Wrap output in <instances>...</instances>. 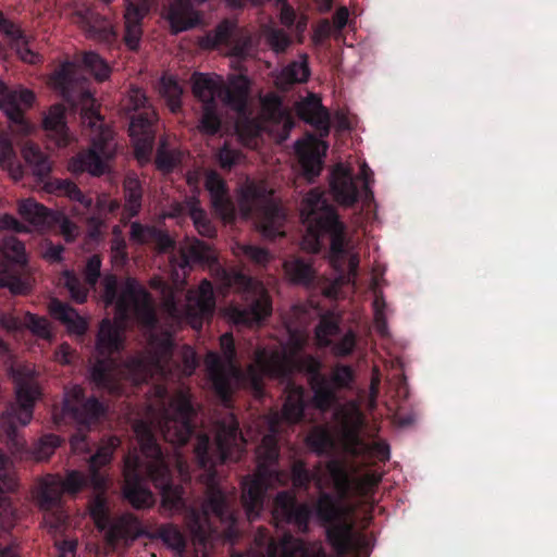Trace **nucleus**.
<instances>
[{
  "label": "nucleus",
  "mask_w": 557,
  "mask_h": 557,
  "mask_svg": "<svg viewBox=\"0 0 557 557\" xmlns=\"http://www.w3.org/2000/svg\"><path fill=\"white\" fill-rule=\"evenodd\" d=\"M51 81L54 87L67 101H72V89L75 84L74 66L71 62L62 63L52 74Z\"/></svg>",
  "instance_id": "nucleus-38"
},
{
  "label": "nucleus",
  "mask_w": 557,
  "mask_h": 557,
  "mask_svg": "<svg viewBox=\"0 0 557 557\" xmlns=\"http://www.w3.org/2000/svg\"><path fill=\"white\" fill-rule=\"evenodd\" d=\"M156 226L144 225L139 222L131 224V239L138 244H150Z\"/></svg>",
  "instance_id": "nucleus-62"
},
{
  "label": "nucleus",
  "mask_w": 557,
  "mask_h": 557,
  "mask_svg": "<svg viewBox=\"0 0 557 557\" xmlns=\"http://www.w3.org/2000/svg\"><path fill=\"white\" fill-rule=\"evenodd\" d=\"M33 497L44 515L42 523L49 533H62L69 517L63 504L61 475L46 474L40 478L33 490Z\"/></svg>",
  "instance_id": "nucleus-16"
},
{
  "label": "nucleus",
  "mask_w": 557,
  "mask_h": 557,
  "mask_svg": "<svg viewBox=\"0 0 557 557\" xmlns=\"http://www.w3.org/2000/svg\"><path fill=\"white\" fill-rule=\"evenodd\" d=\"M44 129L59 148L69 146L72 135L65 121V109L62 104L52 106L42 121Z\"/></svg>",
  "instance_id": "nucleus-27"
},
{
  "label": "nucleus",
  "mask_w": 557,
  "mask_h": 557,
  "mask_svg": "<svg viewBox=\"0 0 557 557\" xmlns=\"http://www.w3.org/2000/svg\"><path fill=\"white\" fill-rule=\"evenodd\" d=\"M181 360L183 364L182 372L187 376L191 375L199 366L196 351L190 346L183 347L181 352Z\"/></svg>",
  "instance_id": "nucleus-63"
},
{
  "label": "nucleus",
  "mask_w": 557,
  "mask_h": 557,
  "mask_svg": "<svg viewBox=\"0 0 557 557\" xmlns=\"http://www.w3.org/2000/svg\"><path fill=\"white\" fill-rule=\"evenodd\" d=\"M150 10V0H125L124 42L129 50L136 51L143 36V20Z\"/></svg>",
  "instance_id": "nucleus-25"
},
{
  "label": "nucleus",
  "mask_w": 557,
  "mask_h": 557,
  "mask_svg": "<svg viewBox=\"0 0 557 557\" xmlns=\"http://www.w3.org/2000/svg\"><path fill=\"white\" fill-rule=\"evenodd\" d=\"M341 329L336 321L322 318L315 329V336L321 347H329L333 344L331 336H335L339 333Z\"/></svg>",
  "instance_id": "nucleus-53"
},
{
  "label": "nucleus",
  "mask_w": 557,
  "mask_h": 557,
  "mask_svg": "<svg viewBox=\"0 0 557 557\" xmlns=\"http://www.w3.org/2000/svg\"><path fill=\"white\" fill-rule=\"evenodd\" d=\"M154 537L161 540L166 547L182 556L187 548V539L181 529L173 523H163L154 530Z\"/></svg>",
  "instance_id": "nucleus-34"
},
{
  "label": "nucleus",
  "mask_w": 557,
  "mask_h": 557,
  "mask_svg": "<svg viewBox=\"0 0 557 557\" xmlns=\"http://www.w3.org/2000/svg\"><path fill=\"white\" fill-rule=\"evenodd\" d=\"M274 363L276 369L282 371L280 380L285 383L282 418L289 424L302 421L307 407L305 387L294 381L296 373L307 375L312 392L310 404L320 412H327L337 405V393L350 389L355 382V371L351 366L337 363L332 368L330 375H326L322 373V361L309 354L286 352V357H276Z\"/></svg>",
  "instance_id": "nucleus-4"
},
{
  "label": "nucleus",
  "mask_w": 557,
  "mask_h": 557,
  "mask_svg": "<svg viewBox=\"0 0 557 557\" xmlns=\"http://www.w3.org/2000/svg\"><path fill=\"white\" fill-rule=\"evenodd\" d=\"M271 515L276 525L290 524L299 532L307 533L312 509L306 503H298L296 493L288 490L281 491L275 495Z\"/></svg>",
  "instance_id": "nucleus-19"
},
{
  "label": "nucleus",
  "mask_w": 557,
  "mask_h": 557,
  "mask_svg": "<svg viewBox=\"0 0 557 557\" xmlns=\"http://www.w3.org/2000/svg\"><path fill=\"white\" fill-rule=\"evenodd\" d=\"M134 317L138 324L149 333L148 348L145 352L128 358L124 363V373L136 385L152 379H166L172 372L174 343L168 332L158 335V317L149 294L128 280L117 301V323L102 320L97 335L96 349L100 356L90 368V380L100 389L112 395L121 393L115 377L116 360L112 355L123 348L122 326Z\"/></svg>",
  "instance_id": "nucleus-2"
},
{
  "label": "nucleus",
  "mask_w": 557,
  "mask_h": 557,
  "mask_svg": "<svg viewBox=\"0 0 557 557\" xmlns=\"http://www.w3.org/2000/svg\"><path fill=\"white\" fill-rule=\"evenodd\" d=\"M221 128V117L218 112V103L202 104V114L199 120L198 129L206 135L213 136Z\"/></svg>",
  "instance_id": "nucleus-48"
},
{
  "label": "nucleus",
  "mask_w": 557,
  "mask_h": 557,
  "mask_svg": "<svg viewBox=\"0 0 557 557\" xmlns=\"http://www.w3.org/2000/svg\"><path fill=\"white\" fill-rule=\"evenodd\" d=\"M83 97L88 106L82 108L81 122L90 146L71 159L70 170L74 173L87 172L92 176H101L108 169V162L114 158L113 132L104 123L91 95L84 92Z\"/></svg>",
  "instance_id": "nucleus-7"
},
{
  "label": "nucleus",
  "mask_w": 557,
  "mask_h": 557,
  "mask_svg": "<svg viewBox=\"0 0 557 557\" xmlns=\"http://www.w3.org/2000/svg\"><path fill=\"white\" fill-rule=\"evenodd\" d=\"M242 250L248 260L258 265H265L271 260V253L265 248L255 245H245Z\"/></svg>",
  "instance_id": "nucleus-59"
},
{
  "label": "nucleus",
  "mask_w": 557,
  "mask_h": 557,
  "mask_svg": "<svg viewBox=\"0 0 557 557\" xmlns=\"http://www.w3.org/2000/svg\"><path fill=\"white\" fill-rule=\"evenodd\" d=\"M357 334L352 330H348L337 342L333 341V344L329 346L332 354L338 358H345L350 356L357 346Z\"/></svg>",
  "instance_id": "nucleus-52"
},
{
  "label": "nucleus",
  "mask_w": 557,
  "mask_h": 557,
  "mask_svg": "<svg viewBox=\"0 0 557 557\" xmlns=\"http://www.w3.org/2000/svg\"><path fill=\"white\" fill-rule=\"evenodd\" d=\"M35 95L26 88L11 89L0 79V110L16 124L24 122V112L30 108Z\"/></svg>",
  "instance_id": "nucleus-24"
},
{
  "label": "nucleus",
  "mask_w": 557,
  "mask_h": 557,
  "mask_svg": "<svg viewBox=\"0 0 557 557\" xmlns=\"http://www.w3.org/2000/svg\"><path fill=\"white\" fill-rule=\"evenodd\" d=\"M296 112L298 117L311 125L321 138L329 136L331 132V115L318 95L309 94L297 103Z\"/></svg>",
  "instance_id": "nucleus-23"
},
{
  "label": "nucleus",
  "mask_w": 557,
  "mask_h": 557,
  "mask_svg": "<svg viewBox=\"0 0 557 557\" xmlns=\"http://www.w3.org/2000/svg\"><path fill=\"white\" fill-rule=\"evenodd\" d=\"M107 412L106 405L97 397H85L84 389L75 385L65 389L62 406L54 407L52 411L53 423L61 428L66 424L77 425V430L70 438L74 453L89 450L87 432L91 424L97 423Z\"/></svg>",
  "instance_id": "nucleus-9"
},
{
  "label": "nucleus",
  "mask_w": 557,
  "mask_h": 557,
  "mask_svg": "<svg viewBox=\"0 0 557 557\" xmlns=\"http://www.w3.org/2000/svg\"><path fill=\"white\" fill-rule=\"evenodd\" d=\"M385 300L382 295H376L373 300V310H374V325L376 331L381 335H385L387 333V322L385 318Z\"/></svg>",
  "instance_id": "nucleus-58"
},
{
  "label": "nucleus",
  "mask_w": 557,
  "mask_h": 557,
  "mask_svg": "<svg viewBox=\"0 0 557 557\" xmlns=\"http://www.w3.org/2000/svg\"><path fill=\"white\" fill-rule=\"evenodd\" d=\"M203 185L209 193L214 213L225 221L233 219L234 205L226 181L216 171L208 170L205 173Z\"/></svg>",
  "instance_id": "nucleus-22"
},
{
  "label": "nucleus",
  "mask_w": 557,
  "mask_h": 557,
  "mask_svg": "<svg viewBox=\"0 0 557 557\" xmlns=\"http://www.w3.org/2000/svg\"><path fill=\"white\" fill-rule=\"evenodd\" d=\"M57 189L72 201L77 202L84 213H89L87 225L90 236L94 238L100 236L108 216L120 209V202L111 199L109 195H98L96 201H94L90 195L84 194L75 183L69 180H58Z\"/></svg>",
  "instance_id": "nucleus-17"
},
{
  "label": "nucleus",
  "mask_w": 557,
  "mask_h": 557,
  "mask_svg": "<svg viewBox=\"0 0 557 557\" xmlns=\"http://www.w3.org/2000/svg\"><path fill=\"white\" fill-rule=\"evenodd\" d=\"M265 40L275 53H284L292 45L290 36L280 28H269L265 32Z\"/></svg>",
  "instance_id": "nucleus-54"
},
{
  "label": "nucleus",
  "mask_w": 557,
  "mask_h": 557,
  "mask_svg": "<svg viewBox=\"0 0 557 557\" xmlns=\"http://www.w3.org/2000/svg\"><path fill=\"white\" fill-rule=\"evenodd\" d=\"M220 348L224 360L218 352L209 351L205 364L213 392L225 406H230L233 393L243 387L253 393L256 397L264 395V376L278 379L282 371L276 369V357H286V351H268L258 349L255 361L245 370L236 364V348L232 333H224L220 337Z\"/></svg>",
  "instance_id": "nucleus-5"
},
{
  "label": "nucleus",
  "mask_w": 557,
  "mask_h": 557,
  "mask_svg": "<svg viewBox=\"0 0 557 557\" xmlns=\"http://www.w3.org/2000/svg\"><path fill=\"white\" fill-rule=\"evenodd\" d=\"M16 478L10 458L0 449V507L7 502V494L15 491Z\"/></svg>",
  "instance_id": "nucleus-42"
},
{
  "label": "nucleus",
  "mask_w": 557,
  "mask_h": 557,
  "mask_svg": "<svg viewBox=\"0 0 557 557\" xmlns=\"http://www.w3.org/2000/svg\"><path fill=\"white\" fill-rule=\"evenodd\" d=\"M187 209L195 228L201 236L207 238L216 236V227L208 218L207 212L200 207V202L197 198H191L187 202Z\"/></svg>",
  "instance_id": "nucleus-37"
},
{
  "label": "nucleus",
  "mask_w": 557,
  "mask_h": 557,
  "mask_svg": "<svg viewBox=\"0 0 557 557\" xmlns=\"http://www.w3.org/2000/svg\"><path fill=\"white\" fill-rule=\"evenodd\" d=\"M17 212L25 222L36 227L48 226L54 221L53 212L33 198L20 200Z\"/></svg>",
  "instance_id": "nucleus-31"
},
{
  "label": "nucleus",
  "mask_w": 557,
  "mask_h": 557,
  "mask_svg": "<svg viewBox=\"0 0 557 557\" xmlns=\"http://www.w3.org/2000/svg\"><path fill=\"white\" fill-rule=\"evenodd\" d=\"M40 396L38 386L29 381H21L15 388V401L7 405L0 414V435L13 454L22 455L26 442L20 429L33 419L34 407Z\"/></svg>",
  "instance_id": "nucleus-11"
},
{
  "label": "nucleus",
  "mask_w": 557,
  "mask_h": 557,
  "mask_svg": "<svg viewBox=\"0 0 557 557\" xmlns=\"http://www.w3.org/2000/svg\"><path fill=\"white\" fill-rule=\"evenodd\" d=\"M76 23L85 32L86 36H90L112 24L106 16L90 10L85 9L75 13Z\"/></svg>",
  "instance_id": "nucleus-44"
},
{
  "label": "nucleus",
  "mask_w": 557,
  "mask_h": 557,
  "mask_svg": "<svg viewBox=\"0 0 557 557\" xmlns=\"http://www.w3.org/2000/svg\"><path fill=\"white\" fill-rule=\"evenodd\" d=\"M277 421H272L270 433L262 437L258 447V470L242 481L240 500L249 521L259 518L264 507L265 494L272 481L281 482L283 473L275 468L280 448L277 444Z\"/></svg>",
  "instance_id": "nucleus-8"
},
{
  "label": "nucleus",
  "mask_w": 557,
  "mask_h": 557,
  "mask_svg": "<svg viewBox=\"0 0 557 557\" xmlns=\"http://www.w3.org/2000/svg\"><path fill=\"white\" fill-rule=\"evenodd\" d=\"M22 156L32 173L40 181L49 176L52 168L51 161L38 145L26 143L22 148Z\"/></svg>",
  "instance_id": "nucleus-32"
},
{
  "label": "nucleus",
  "mask_w": 557,
  "mask_h": 557,
  "mask_svg": "<svg viewBox=\"0 0 557 557\" xmlns=\"http://www.w3.org/2000/svg\"><path fill=\"white\" fill-rule=\"evenodd\" d=\"M300 218L308 235L319 245L320 237L330 235V259L335 269L343 270L349 257L345 224L339 220L336 209L329 203L323 193L311 189L302 200Z\"/></svg>",
  "instance_id": "nucleus-6"
},
{
  "label": "nucleus",
  "mask_w": 557,
  "mask_h": 557,
  "mask_svg": "<svg viewBox=\"0 0 557 557\" xmlns=\"http://www.w3.org/2000/svg\"><path fill=\"white\" fill-rule=\"evenodd\" d=\"M156 395L160 405L159 417L154 420L139 419L133 424L140 451L147 461L143 462L138 457L126 458L123 496L135 509L153 506L154 495L141 473L144 471L159 490L162 508L172 513L184 512L187 509L185 490L181 484L174 483L172 470L157 441L154 430L158 429L163 440L173 446H184L195 432L193 419L196 410L187 389H180L169 399L168 389L157 385Z\"/></svg>",
  "instance_id": "nucleus-1"
},
{
  "label": "nucleus",
  "mask_w": 557,
  "mask_h": 557,
  "mask_svg": "<svg viewBox=\"0 0 557 557\" xmlns=\"http://www.w3.org/2000/svg\"><path fill=\"white\" fill-rule=\"evenodd\" d=\"M160 92L171 112L178 113L182 109L183 88L173 76H163L160 81Z\"/></svg>",
  "instance_id": "nucleus-41"
},
{
  "label": "nucleus",
  "mask_w": 557,
  "mask_h": 557,
  "mask_svg": "<svg viewBox=\"0 0 557 557\" xmlns=\"http://www.w3.org/2000/svg\"><path fill=\"white\" fill-rule=\"evenodd\" d=\"M253 543L261 557H277L282 552L295 544L296 541L292 535L284 536L281 541H276L271 535L269 529L260 527L255 533Z\"/></svg>",
  "instance_id": "nucleus-30"
},
{
  "label": "nucleus",
  "mask_w": 557,
  "mask_h": 557,
  "mask_svg": "<svg viewBox=\"0 0 557 557\" xmlns=\"http://www.w3.org/2000/svg\"><path fill=\"white\" fill-rule=\"evenodd\" d=\"M215 311V296L212 283L202 280L196 289L186 294L184 315L193 329L202 327L205 320H210Z\"/></svg>",
  "instance_id": "nucleus-21"
},
{
  "label": "nucleus",
  "mask_w": 557,
  "mask_h": 557,
  "mask_svg": "<svg viewBox=\"0 0 557 557\" xmlns=\"http://www.w3.org/2000/svg\"><path fill=\"white\" fill-rule=\"evenodd\" d=\"M191 90L202 104L216 103L218 97L227 108L245 114L248 106L250 82L246 75H232L225 84L221 78L214 79L209 74L194 73Z\"/></svg>",
  "instance_id": "nucleus-12"
},
{
  "label": "nucleus",
  "mask_w": 557,
  "mask_h": 557,
  "mask_svg": "<svg viewBox=\"0 0 557 557\" xmlns=\"http://www.w3.org/2000/svg\"><path fill=\"white\" fill-rule=\"evenodd\" d=\"M299 153H300V163H301V168L304 170V174L309 181H312L313 178L319 176L321 173V170H322L321 159L318 154H315L312 151L306 152V153H301L299 151Z\"/></svg>",
  "instance_id": "nucleus-55"
},
{
  "label": "nucleus",
  "mask_w": 557,
  "mask_h": 557,
  "mask_svg": "<svg viewBox=\"0 0 557 557\" xmlns=\"http://www.w3.org/2000/svg\"><path fill=\"white\" fill-rule=\"evenodd\" d=\"M119 445L120 440L116 436H110L108 440L101 442L97 451L91 455L89 459L90 481L95 490L98 491V494L89 502V515L100 531L108 529L107 537L111 543L119 541L122 537L123 531L121 527L111 524L110 522L108 502L103 494L107 488V478L100 469L110 463Z\"/></svg>",
  "instance_id": "nucleus-10"
},
{
  "label": "nucleus",
  "mask_w": 557,
  "mask_h": 557,
  "mask_svg": "<svg viewBox=\"0 0 557 557\" xmlns=\"http://www.w3.org/2000/svg\"><path fill=\"white\" fill-rule=\"evenodd\" d=\"M125 108L131 115L128 135L138 160H148L152 153L157 133L158 116L145 91L132 87L127 95Z\"/></svg>",
  "instance_id": "nucleus-14"
},
{
  "label": "nucleus",
  "mask_w": 557,
  "mask_h": 557,
  "mask_svg": "<svg viewBox=\"0 0 557 557\" xmlns=\"http://www.w3.org/2000/svg\"><path fill=\"white\" fill-rule=\"evenodd\" d=\"M306 442L308 446L320 456L327 454L334 446L332 435L323 428H317L311 431Z\"/></svg>",
  "instance_id": "nucleus-49"
},
{
  "label": "nucleus",
  "mask_w": 557,
  "mask_h": 557,
  "mask_svg": "<svg viewBox=\"0 0 557 557\" xmlns=\"http://www.w3.org/2000/svg\"><path fill=\"white\" fill-rule=\"evenodd\" d=\"M89 39L96 40L97 42L112 47L116 44L117 33L112 24L106 26L104 28L98 29L95 34L88 36Z\"/></svg>",
  "instance_id": "nucleus-64"
},
{
  "label": "nucleus",
  "mask_w": 557,
  "mask_h": 557,
  "mask_svg": "<svg viewBox=\"0 0 557 557\" xmlns=\"http://www.w3.org/2000/svg\"><path fill=\"white\" fill-rule=\"evenodd\" d=\"M101 275V258L98 255H92L84 269V276L86 283L90 287H95Z\"/></svg>",
  "instance_id": "nucleus-60"
},
{
  "label": "nucleus",
  "mask_w": 557,
  "mask_h": 557,
  "mask_svg": "<svg viewBox=\"0 0 557 557\" xmlns=\"http://www.w3.org/2000/svg\"><path fill=\"white\" fill-rule=\"evenodd\" d=\"M245 440L239 422L233 413L216 423L215 444L211 447L210 436L199 433L194 448L195 459L199 469V480L205 486V500L201 509L206 518L214 517L224 527V537L234 543L239 537L237 529V511L234 508L235 497L220 484L216 466L226 462H238L245 451Z\"/></svg>",
  "instance_id": "nucleus-3"
},
{
  "label": "nucleus",
  "mask_w": 557,
  "mask_h": 557,
  "mask_svg": "<svg viewBox=\"0 0 557 557\" xmlns=\"http://www.w3.org/2000/svg\"><path fill=\"white\" fill-rule=\"evenodd\" d=\"M326 470L339 499H348L352 496H364L369 490L377 485L380 481V478L374 474L354 476L346 465L337 459L330 460L326 463Z\"/></svg>",
  "instance_id": "nucleus-20"
},
{
  "label": "nucleus",
  "mask_w": 557,
  "mask_h": 557,
  "mask_svg": "<svg viewBox=\"0 0 557 557\" xmlns=\"http://www.w3.org/2000/svg\"><path fill=\"white\" fill-rule=\"evenodd\" d=\"M62 438L55 434L42 435L29 449V456L36 461L48 460L55 448L62 443Z\"/></svg>",
  "instance_id": "nucleus-46"
},
{
  "label": "nucleus",
  "mask_w": 557,
  "mask_h": 557,
  "mask_svg": "<svg viewBox=\"0 0 557 557\" xmlns=\"http://www.w3.org/2000/svg\"><path fill=\"white\" fill-rule=\"evenodd\" d=\"M102 284L104 301L107 305H115V315H117V301L121 295L117 290V280L114 275H107Z\"/></svg>",
  "instance_id": "nucleus-61"
},
{
  "label": "nucleus",
  "mask_w": 557,
  "mask_h": 557,
  "mask_svg": "<svg viewBox=\"0 0 557 557\" xmlns=\"http://www.w3.org/2000/svg\"><path fill=\"white\" fill-rule=\"evenodd\" d=\"M0 166L18 181L23 177V165L18 162L13 145L8 139H0Z\"/></svg>",
  "instance_id": "nucleus-40"
},
{
  "label": "nucleus",
  "mask_w": 557,
  "mask_h": 557,
  "mask_svg": "<svg viewBox=\"0 0 557 557\" xmlns=\"http://www.w3.org/2000/svg\"><path fill=\"white\" fill-rule=\"evenodd\" d=\"M48 308L50 315L65 325L70 333L75 335H84L86 333V320L70 305L62 302L58 298H53L49 302Z\"/></svg>",
  "instance_id": "nucleus-28"
},
{
  "label": "nucleus",
  "mask_w": 557,
  "mask_h": 557,
  "mask_svg": "<svg viewBox=\"0 0 557 557\" xmlns=\"http://www.w3.org/2000/svg\"><path fill=\"white\" fill-rule=\"evenodd\" d=\"M219 164L223 170H231L240 159L242 152L224 144L218 151Z\"/></svg>",
  "instance_id": "nucleus-57"
},
{
  "label": "nucleus",
  "mask_w": 557,
  "mask_h": 557,
  "mask_svg": "<svg viewBox=\"0 0 557 557\" xmlns=\"http://www.w3.org/2000/svg\"><path fill=\"white\" fill-rule=\"evenodd\" d=\"M83 64L98 82H103L110 76L111 70L108 63L97 52H86L83 55Z\"/></svg>",
  "instance_id": "nucleus-50"
},
{
  "label": "nucleus",
  "mask_w": 557,
  "mask_h": 557,
  "mask_svg": "<svg viewBox=\"0 0 557 557\" xmlns=\"http://www.w3.org/2000/svg\"><path fill=\"white\" fill-rule=\"evenodd\" d=\"M168 20L173 33L188 30L198 23V16L188 0H175L169 8Z\"/></svg>",
  "instance_id": "nucleus-29"
},
{
  "label": "nucleus",
  "mask_w": 557,
  "mask_h": 557,
  "mask_svg": "<svg viewBox=\"0 0 557 557\" xmlns=\"http://www.w3.org/2000/svg\"><path fill=\"white\" fill-rule=\"evenodd\" d=\"M331 188L335 200L345 207H352L358 201L359 190L352 172L342 165L333 172Z\"/></svg>",
  "instance_id": "nucleus-26"
},
{
  "label": "nucleus",
  "mask_w": 557,
  "mask_h": 557,
  "mask_svg": "<svg viewBox=\"0 0 557 557\" xmlns=\"http://www.w3.org/2000/svg\"><path fill=\"white\" fill-rule=\"evenodd\" d=\"M7 288L12 295L25 296L33 289L25 245L15 236H8L0 243V289Z\"/></svg>",
  "instance_id": "nucleus-15"
},
{
  "label": "nucleus",
  "mask_w": 557,
  "mask_h": 557,
  "mask_svg": "<svg viewBox=\"0 0 557 557\" xmlns=\"http://www.w3.org/2000/svg\"><path fill=\"white\" fill-rule=\"evenodd\" d=\"M182 257V267L190 265L191 263H207L212 259L209 244L199 239H195L183 251Z\"/></svg>",
  "instance_id": "nucleus-47"
},
{
  "label": "nucleus",
  "mask_w": 557,
  "mask_h": 557,
  "mask_svg": "<svg viewBox=\"0 0 557 557\" xmlns=\"http://www.w3.org/2000/svg\"><path fill=\"white\" fill-rule=\"evenodd\" d=\"M290 478L295 488L308 491L311 482L321 487V478L311 472L302 460H295L290 467Z\"/></svg>",
  "instance_id": "nucleus-43"
},
{
  "label": "nucleus",
  "mask_w": 557,
  "mask_h": 557,
  "mask_svg": "<svg viewBox=\"0 0 557 557\" xmlns=\"http://www.w3.org/2000/svg\"><path fill=\"white\" fill-rule=\"evenodd\" d=\"M124 197L125 205L123 214L126 219H132L138 215L141 209L143 188L138 178L127 177L124 181Z\"/></svg>",
  "instance_id": "nucleus-35"
},
{
  "label": "nucleus",
  "mask_w": 557,
  "mask_h": 557,
  "mask_svg": "<svg viewBox=\"0 0 557 557\" xmlns=\"http://www.w3.org/2000/svg\"><path fill=\"white\" fill-rule=\"evenodd\" d=\"M64 286L67 288L71 298L77 304L86 301L88 296V287L81 281V278L73 271H64L63 273Z\"/></svg>",
  "instance_id": "nucleus-51"
},
{
  "label": "nucleus",
  "mask_w": 557,
  "mask_h": 557,
  "mask_svg": "<svg viewBox=\"0 0 557 557\" xmlns=\"http://www.w3.org/2000/svg\"><path fill=\"white\" fill-rule=\"evenodd\" d=\"M285 221V213L282 208L269 201L263 208V219L261 223L262 234L270 238L275 239L285 235L283 224Z\"/></svg>",
  "instance_id": "nucleus-33"
},
{
  "label": "nucleus",
  "mask_w": 557,
  "mask_h": 557,
  "mask_svg": "<svg viewBox=\"0 0 557 557\" xmlns=\"http://www.w3.org/2000/svg\"><path fill=\"white\" fill-rule=\"evenodd\" d=\"M262 106L268 117L273 122H284L289 127L293 125V119L289 112L284 108L280 96L269 94L262 99Z\"/></svg>",
  "instance_id": "nucleus-45"
},
{
  "label": "nucleus",
  "mask_w": 557,
  "mask_h": 557,
  "mask_svg": "<svg viewBox=\"0 0 557 557\" xmlns=\"http://www.w3.org/2000/svg\"><path fill=\"white\" fill-rule=\"evenodd\" d=\"M338 497L321 492L313 506L320 524L325 529V540L337 556H346L356 548L355 528L345 519V509Z\"/></svg>",
  "instance_id": "nucleus-13"
},
{
  "label": "nucleus",
  "mask_w": 557,
  "mask_h": 557,
  "mask_svg": "<svg viewBox=\"0 0 557 557\" xmlns=\"http://www.w3.org/2000/svg\"><path fill=\"white\" fill-rule=\"evenodd\" d=\"M284 272L294 284L310 285L314 280V271L311 263L300 258L286 260L283 264Z\"/></svg>",
  "instance_id": "nucleus-36"
},
{
  "label": "nucleus",
  "mask_w": 557,
  "mask_h": 557,
  "mask_svg": "<svg viewBox=\"0 0 557 557\" xmlns=\"http://www.w3.org/2000/svg\"><path fill=\"white\" fill-rule=\"evenodd\" d=\"M237 280L244 286L246 298L251 299L246 307L233 309L234 321L245 325L261 323L272 313V299L269 293L249 276L238 274Z\"/></svg>",
  "instance_id": "nucleus-18"
},
{
  "label": "nucleus",
  "mask_w": 557,
  "mask_h": 557,
  "mask_svg": "<svg viewBox=\"0 0 557 557\" xmlns=\"http://www.w3.org/2000/svg\"><path fill=\"white\" fill-rule=\"evenodd\" d=\"M61 484L63 494H76L86 484V478L79 471L73 470L64 479L61 476Z\"/></svg>",
  "instance_id": "nucleus-56"
},
{
  "label": "nucleus",
  "mask_w": 557,
  "mask_h": 557,
  "mask_svg": "<svg viewBox=\"0 0 557 557\" xmlns=\"http://www.w3.org/2000/svg\"><path fill=\"white\" fill-rule=\"evenodd\" d=\"M310 69L307 54H301L300 60L292 61L281 72V81L285 84H302L309 79Z\"/></svg>",
  "instance_id": "nucleus-39"
}]
</instances>
